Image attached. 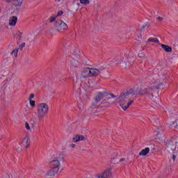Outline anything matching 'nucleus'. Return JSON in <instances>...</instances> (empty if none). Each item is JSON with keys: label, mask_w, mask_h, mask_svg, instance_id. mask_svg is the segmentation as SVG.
<instances>
[{"label": "nucleus", "mask_w": 178, "mask_h": 178, "mask_svg": "<svg viewBox=\"0 0 178 178\" xmlns=\"http://www.w3.org/2000/svg\"><path fill=\"white\" fill-rule=\"evenodd\" d=\"M103 67L99 68H92V67H86L83 68L81 76L83 79H88L90 77H97V76H99L101 74V72L104 70Z\"/></svg>", "instance_id": "3"}, {"label": "nucleus", "mask_w": 178, "mask_h": 178, "mask_svg": "<svg viewBox=\"0 0 178 178\" xmlns=\"http://www.w3.org/2000/svg\"><path fill=\"white\" fill-rule=\"evenodd\" d=\"M149 29V26L148 24L143 25V30H148Z\"/></svg>", "instance_id": "30"}, {"label": "nucleus", "mask_w": 178, "mask_h": 178, "mask_svg": "<svg viewBox=\"0 0 178 178\" xmlns=\"http://www.w3.org/2000/svg\"><path fill=\"white\" fill-rule=\"evenodd\" d=\"M80 1V3H81L82 5H90V0H79ZM74 2H76V0L74 1Z\"/></svg>", "instance_id": "19"}, {"label": "nucleus", "mask_w": 178, "mask_h": 178, "mask_svg": "<svg viewBox=\"0 0 178 178\" xmlns=\"http://www.w3.org/2000/svg\"><path fill=\"white\" fill-rule=\"evenodd\" d=\"M25 127L26 130H30V124H29V122L25 123Z\"/></svg>", "instance_id": "31"}, {"label": "nucleus", "mask_w": 178, "mask_h": 178, "mask_svg": "<svg viewBox=\"0 0 178 178\" xmlns=\"http://www.w3.org/2000/svg\"><path fill=\"white\" fill-rule=\"evenodd\" d=\"M31 143V141L30 140L29 137H25L22 142V147L27 149V148H29V147H30Z\"/></svg>", "instance_id": "13"}, {"label": "nucleus", "mask_w": 178, "mask_h": 178, "mask_svg": "<svg viewBox=\"0 0 178 178\" xmlns=\"http://www.w3.org/2000/svg\"><path fill=\"white\" fill-rule=\"evenodd\" d=\"M148 154H149V147H145L140 152L139 155L140 156H145L148 155Z\"/></svg>", "instance_id": "17"}, {"label": "nucleus", "mask_w": 178, "mask_h": 178, "mask_svg": "<svg viewBox=\"0 0 178 178\" xmlns=\"http://www.w3.org/2000/svg\"><path fill=\"white\" fill-rule=\"evenodd\" d=\"M87 139V138H86V136H83V135H75L73 138H72V141L73 143H80V141H84Z\"/></svg>", "instance_id": "12"}, {"label": "nucleus", "mask_w": 178, "mask_h": 178, "mask_svg": "<svg viewBox=\"0 0 178 178\" xmlns=\"http://www.w3.org/2000/svg\"><path fill=\"white\" fill-rule=\"evenodd\" d=\"M56 2H60V0H55Z\"/></svg>", "instance_id": "39"}, {"label": "nucleus", "mask_w": 178, "mask_h": 178, "mask_svg": "<svg viewBox=\"0 0 178 178\" xmlns=\"http://www.w3.org/2000/svg\"><path fill=\"white\" fill-rule=\"evenodd\" d=\"M107 97H109V92H98L95 97V104H98L101 102V101H106Z\"/></svg>", "instance_id": "8"}, {"label": "nucleus", "mask_w": 178, "mask_h": 178, "mask_svg": "<svg viewBox=\"0 0 178 178\" xmlns=\"http://www.w3.org/2000/svg\"><path fill=\"white\" fill-rule=\"evenodd\" d=\"M106 101L107 102H105L103 104L107 107H109L111 105H118V104H119L118 97L116 98V95L111 93H109L108 96L106 98Z\"/></svg>", "instance_id": "6"}, {"label": "nucleus", "mask_w": 178, "mask_h": 178, "mask_svg": "<svg viewBox=\"0 0 178 178\" xmlns=\"http://www.w3.org/2000/svg\"><path fill=\"white\" fill-rule=\"evenodd\" d=\"M111 176H112V174L111 173V168H108L102 174L98 175L97 178H110Z\"/></svg>", "instance_id": "11"}, {"label": "nucleus", "mask_w": 178, "mask_h": 178, "mask_svg": "<svg viewBox=\"0 0 178 178\" xmlns=\"http://www.w3.org/2000/svg\"><path fill=\"white\" fill-rule=\"evenodd\" d=\"M54 27L58 33H65L68 29L67 24L60 19L56 21Z\"/></svg>", "instance_id": "7"}, {"label": "nucleus", "mask_w": 178, "mask_h": 178, "mask_svg": "<svg viewBox=\"0 0 178 178\" xmlns=\"http://www.w3.org/2000/svg\"><path fill=\"white\" fill-rule=\"evenodd\" d=\"M136 95V92L133 89H129L128 91L121 93L118 97V104L123 111H127L131 105L134 104L133 97Z\"/></svg>", "instance_id": "1"}, {"label": "nucleus", "mask_w": 178, "mask_h": 178, "mask_svg": "<svg viewBox=\"0 0 178 178\" xmlns=\"http://www.w3.org/2000/svg\"><path fill=\"white\" fill-rule=\"evenodd\" d=\"M156 140L159 143V144H166V137H165V135L163 134H157L156 136Z\"/></svg>", "instance_id": "10"}, {"label": "nucleus", "mask_w": 178, "mask_h": 178, "mask_svg": "<svg viewBox=\"0 0 178 178\" xmlns=\"http://www.w3.org/2000/svg\"><path fill=\"white\" fill-rule=\"evenodd\" d=\"M14 2H17V6H20L23 2V0H13Z\"/></svg>", "instance_id": "24"}, {"label": "nucleus", "mask_w": 178, "mask_h": 178, "mask_svg": "<svg viewBox=\"0 0 178 178\" xmlns=\"http://www.w3.org/2000/svg\"><path fill=\"white\" fill-rule=\"evenodd\" d=\"M172 127L178 130V119H177L175 122L172 123Z\"/></svg>", "instance_id": "23"}, {"label": "nucleus", "mask_w": 178, "mask_h": 178, "mask_svg": "<svg viewBox=\"0 0 178 178\" xmlns=\"http://www.w3.org/2000/svg\"><path fill=\"white\" fill-rule=\"evenodd\" d=\"M79 6H80V3H78Z\"/></svg>", "instance_id": "41"}, {"label": "nucleus", "mask_w": 178, "mask_h": 178, "mask_svg": "<svg viewBox=\"0 0 178 178\" xmlns=\"http://www.w3.org/2000/svg\"><path fill=\"white\" fill-rule=\"evenodd\" d=\"M17 35H18V37L19 38H22V35H23V33L20 32V31H17Z\"/></svg>", "instance_id": "29"}, {"label": "nucleus", "mask_w": 178, "mask_h": 178, "mask_svg": "<svg viewBox=\"0 0 178 178\" xmlns=\"http://www.w3.org/2000/svg\"><path fill=\"white\" fill-rule=\"evenodd\" d=\"M24 47H26V42H24V43H22V44H20V45L19 46V49H20L21 51H23V49L24 48Z\"/></svg>", "instance_id": "26"}, {"label": "nucleus", "mask_w": 178, "mask_h": 178, "mask_svg": "<svg viewBox=\"0 0 178 178\" xmlns=\"http://www.w3.org/2000/svg\"><path fill=\"white\" fill-rule=\"evenodd\" d=\"M49 112V106L46 103H40L38 104L37 113L38 120H42Z\"/></svg>", "instance_id": "4"}, {"label": "nucleus", "mask_w": 178, "mask_h": 178, "mask_svg": "<svg viewBox=\"0 0 178 178\" xmlns=\"http://www.w3.org/2000/svg\"><path fill=\"white\" fill-rule=\"evenodd\" d=\"M55 20H56V17H51L49 22H50V23H54V22H55Z\"/></svg>", "instance_id": "28"}, {"label": "nucleus", "mask_w": 178, "mask_h": 178, "mask_svg": "<svg viewBox=\"0 0 178 178\" xmlns=\"http://www.w3.org/2000/svg\"><path fill=\"white\" fill-rule=\"evenodd\" d=\"M136 60V54L130 53L127 56V60L125 63H122V67L128 70L134 65V62Z\"/></svg>", "instance_id": "5"}, {"label": "nucleus", "mask_w": 178, "mask_h": 178, "mask_svg": "<svg viewBox=\"0 0 178 178\" xmlns=\"http://www.w3.org/2000/svg\"><path fill=\"white\" fill-rule=\"evenodd\" d=\"M16 23H17V17L12 16L9 19V25L10 26H16Z\"/></svg>", "instance_id": "16"}, {"label": "nucleus", "mask_w": 178, "mask_h": 178, "mask_svg": "<svg viewBox=\"0 0 178 178\" xmlns=\"http://www.w3.org/2000/svg\"><path fill=\"white\" fill-rule=\"evenodd\" d=\"M70 148L71 149H74L77 148V145H76V144H74V143H72L70 145Z\"/></svg>", "instance_id": "25"}, {"label": "nucleus", "mask_w": 178, "mask_h": 178, "mask_svg": "<svg viewBox=\"0 0 178 178\" xmlns=\"http://www.w3.org/2000/svg\"><path fill=\"white\" fill-rule=\"evenodd\" d=\"M114 156H118V153L115 152L114 153Z\"/></svg>", "instance_id": "38"}, {"label": "nucleus", "mask_w": 178, "mask_h": 178, "mask_svg": "<svg viewBox=\"0 0 178 178\" xmlns=\"http://www.w3.org/2000/svg\"><path fill=\"white\" fill-rule=\"evenodd\" d=\"M17 54H19V49H15L11 52V55H13L15 58H17Z\"/></svg>", "instance_id": "21"}, {"label": "nucleus", "mask_w": 178, "mask_h": 178, "mask_svg": "<svg viewBox=\"0 0 178 178\" xmlns=\"http://www.w3.org/2000/svg\"><path fill=\"white\" fill-rule=\"evenodd\" d=\"M33 98H34V94H31L30 96H29V101L32 100Z\"/></svg>", "instance_id": "32"}, {"label": "nucleus", "mask_w": 178, "mask_h": 178, "mask_svg": "<svg viewBox=\"0 0 178 178\" xmlns=\"http://www.w3.org/2000/svg\"><path fill=\"white\" fill-rule=\"evenodd\" d=\"M58 172L59 171H58L57 170H55L54 168H51L49 171H47V176H49V177H54Z\"/></svg>", "instance_id": "14"}, {"label": "nucleus", "mask_w": 178, "mask_h": 178, "mask_svg": "<svg viewBox=\"0 0 178 178\" xmlns=\"http://www.w3.org/2000/svg\"><path fill=\"white\" fill-rule=\"evenodd\" d=\"M49 166L51 169H55L58 171L60 170V168H62V165L60 164V160L54 159L49 163Z\"/></svg>", "instance_id": "9"}, {"label": "nucleus", "mask_w": 178, "mask_h": 178, "mask_svg": "<svg viewBox=\"0 0 178 178\" xmlns=\"http://www.w3.org/2000/svg\"><path fill=\"white\" fill-rule=\"evenodd\" d=\"M169 149L173 151L174 154H178V143L177 142L175 145L170 143Z\"/></svg>", "instance_id": "15"}, {"label": "nucleus", "mask_w": 178, "mask_h": 178, "mask_svg": "<svg viewBox=\"0 0 178 178\" xmlns=\"http://www.w3.org/2000/svg\"><path fill=\"white\" fill-rule=\"evenodd\" d=\"M117 60H118V63H122V60L118 58Z\"/></svg>", "instance_id": "36"}, {"label": "nucleus", "mask_w": 178, "mask_h": 178, "mask_svg": "<svg viewBox=\"0 0 178 178\" xmlns=\"http://www.w3.org/2000/svg\"><path fill=\"white\" fill-rule=\"evenodd\" d=\"M64 81H66V79H64Z\"/></svg>", "instance_id": "40"}, {"label": "nucleus", "mask_w": 178, "mask_h": 178, "mask_svg": "<svg viewBox=\"0 0 178 178\" xmlns=\"http://www.w3.org/2000/svg\"><path fill=\"white\" fill-rule=\"evenodd\" d=\"M29 104L31 106H35V101L34 100H29Z\"/></svg>", "instance_id": "27"}, {"label": "nucleus", "mask_w": 178, "mask_h": 178, "mask_svg": "<svg viewBox=\"0 0 178 178\" xmlns=\"http://www.w3.org/2000/svg\"><path fill=\"white\" fill-rule=\"evenodd\" d=\"M79 65V61L77 60H74L72 63H71V66L72 67H77Z\"/></svg>", "instance_id": "22"}, {"label": "nucleus", "mask_w": 178, "mask_h": 178, "mask_svg": "<svg viewBox=\"0 0 178 178\" xmlns=\"http://www.w3.org/2000/svg\"><path fill=\"white\" fill-rule=\"evenodd\" d=\"M161 86H162V83H161V81L156 80L154 82L149 83L147 88H140L138 90V92L142 95H144L145 94H152V95H154L153 90H154L155 89L161 90Z\"/></svg>", "instance_id": "2"}, {"label": "nucleus", "mask_w": 178, "mask_h": 178, "mask_svg": "<svg viewBox=\"0 0 178 178\" xmlns=\"http://www.w3.org/2000/svg\"><path fill=\"white\" fill-rule=\"evenodd\" d=\"M177 154H174L172 155V161H176V155H177Z\"/></svg>", "instance_id": "35"}, {"label": "nucleus", "mask_w": 178, "mask_h": 178, "mask_svg": "<svg viewBox=\"0 0 178 178\" xmlns=\"http://www.w3.org/2000/svg\"><path fill=\"white\" fill-rule=\"evenodd\" d=\"M120 162H124V159H121L120 160Z\"/></svg>", "instance_id": "37"}, {"label": "nucleus", "mask_w": 178, "mask_h": 178, "mask_svg": "<svg viewBox=\"0 0 178 178\" xmlns=\"http://www.w3.org/2000/svg\"><path fill=\"white\" fill-rule=\"evenodd\" d=\"M161 48L165 51V52H172V47L166 44H161Z\"/></svg>", "instance_id": "18"}, {"label": "nucleus", "mask_w": 178, "mask_h": 178, "mask_svg": "<svg viewBox=\"0 0 178 178\" xmlns=\"http://www.w3.org/2000/svg\"><path fill=\"white\" fill-rule=\"evenodd\" d=\"M157 20H158V22H162L163 20V18L159 17L157 18Z\"/></svg>", "instance_id": "34"}, {"label": "nucleus", "mask_w": 178, "mask_h": 178, "mask_svg": "<svg viewBox=\"0 0 178 178\" xmlns=\"http://www.w3.org/2000/svg\"><path fill=\"white\" fill-rule=\"evenodd\" d=\"M147 42H154V43H159V40L156 38H150L147 40Z\"/></svg>", "instance_id": "20"}, {"label": "nucleus", "mask_w": 178, "mask_h": 178, "mask_svg": "<svg viewBox=\"0 0 178 178\" xmlns=\"http://www.w3.org/2000/svg\"><path fill=\"white\" fill-rule=\"evenodd\" d=\"M62 15H63V11H60L58 12L57 16H62Z\"/></svg>", "instance_id": "33"}]
</instances>
